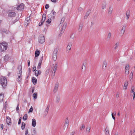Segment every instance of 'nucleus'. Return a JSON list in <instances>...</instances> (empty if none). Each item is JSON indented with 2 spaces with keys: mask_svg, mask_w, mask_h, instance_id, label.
Masks as SVG:
<instances>
[{
  "mask_svg": "<svg viewBox=\"0 0 135 135\" xmlns=\"http://www.w3.org/2000/svg\"><path fill=\"white\" fill-rule=\"evenodd\" d=\"M8 44L5 42L0 43V51H3L7 49Z\"/></svg>",
  "mask_w": 135,
  "mask_h": 135,
  "instance_id": "nucleus-1",
  "label": "nucleus"
},
{
  "mask_svg": "<svg viewBox=\"0 0 135 135\" xmlns=\"http://www.w3.org/2000/svg\"><path fill=\"white\" fill-rule=\"evenodd\" d=\"M1 84L3 88H4L7 84V81L6 78L2 77L0 78Z\"/></svg>",
  "mask_w": 135,
  "mask_h": 135,
  "instance_id": "nucleus-2",
  "label": "nucleus"
},
{
  "mask_svg": "<svg viewBox=\"0 0 135 135\" xmlns=\"http://www.w3.org/2000/svg\"><path fill=\"white\" fill-rule=\"evenodd\" d=\"M20 68H21V67L20 66ZM22 68L20 69V70L19 71V73H18V78L17 79V81L18 82H20L22 80Z\"/></svg>",
  "mask_w": 135,
  "mask_h": 135,
  "instance_id": "nucleus-3",
  "label": "nucleus"
},
{
  "mask_svg": "<svg viewBox=\"0 0 135 135\" xmlns=\"http://www.w3.org/2000/svg\"><path fill=\"white\" fill-rule=\"evenodd\" d=\"M58 51V49L56 48L54 50L53 53L52 59L53 60L55 61L56 60L57 56V52Z\"/></svg>",
  "mask_w": 135,
  "mask_h": 135,
  "instance_id": "nucleus-4",
  "label": "nucleus"
},
{
  "mask_svg": "<svg viewBox=\"0 0 135 135\" xmlns=\"http://www.w3.org/2000/svg\"><path fill=\"white\" fill-rule=\"evenodd\" d=\"M56 14V12L55 11L54 9L52 10L50 14L48 15V17L54 19L55 18Z\"/></svg>",
  "mask_w": 135,
  "mask_h": 135,
  "instance_id": "nucleus-5",
  "label": "nucleus"
},
{
  "mask_svg": "<svg viewBox=\"0 0 135 135\" xmlns=\"http://www.w3.org/2000/svg\"><path fill=\"white\" fill-rule=\"evenodd\" d=\"M65 122L63 126V129L64 130L68 128L69 124V121L68 118L66 119Z\"/></svg>",
  "mask_w": 135,
  "mask_h": 135,
  "instance_id": "nucleus-6",
  "label": "nucleus"
},
{
  "mask_svg": "<svg viewBox=\"0 0 135 135\" xmlns=\"http://www.w3.org/2000/svg\"><path fill=\"white\" fill-rule=\"evenodd\" d=\"M71 43H69L66 49V51L67 52L69 53L70 52L71 47Z\"/></svg>",
  "mask_w": 135,
  "mask_h": 135,
  "instance_id": "nucleus-7",
  "label": "nucleus"
},
{
  "mask_svg": "<svg viewBox=\"0 0 135 135\" xmlns=\"http://www.w3.org/2000/svg\"><path fill=\"white\" fill-rule=\"evenodd\" d=\"M6 122L7 124L8 125H10L11 124L12 122L11 118L8 116H7L6 119Z\"/></svg>",
  "mask_w": 135,
  "mask_h": 135,
  "instance_id": "nucleus-8",
  "label": "nucleus"
},
{
  "mask_svg": "<svg viewBox=\"0 0 135 135\" xmlns=\"http://www.w3.org/2000/svg\"><path fill=\"white\" fill-rule=\"evenodd\" d=\"M45 40L44 36H40L39 37L38 42L41 44H42L45 42Z\"/></svg>",
  "mask_w": 135,
  "mask_h": 135,
  "instance_id": "nucleus-9",
  "label": "nucleus"
},
{
  "mask_svg": "<svg viewBox=\"0 0 135 135\" xmlns=\"http://www.w3.org/2000/svg\"><path fill=\"white\" fill-rule=\"evenodd\" d=\"M126 29V26H123L121 30H120L119 34L120 36H123L124 34Z\"/></svg>",
  "mask_w": 135,
  "mask_h": 135,
  "instance_id": "nucleus-10",
  "label": "nucleus"
},
{
  "mask_svg": "<svg viewBox=\"0 0 135 135\" xmlns=\"http://www.w3.org/2000/svg\"><path fill=\"white\" fill-rule=\"evenodd\" d=\"M24 5L23 4H21L18 5L17 8V9L18 10H21L23 9L24 8Z\"/></svg>",
  "mask_w": 135,
  "mask_h": 135,
  "instance_id": "nucleus-11",
  "label": "nucleus"
},
{
  "mask_svg": "<svg viewBox=\"0 0 135 135\" xmlns=\"http://www.w3.org/2000/svg\"><path fill=\"white\" fill-rule=\"evenodd\" d=\"M113 10V8L112 7H110L109 8L108 12V15L109 16H110L111 15L112 13Z\"/></svg>",
  "mask_w": 135,
  "mask_h": 135,
  "instance_id": "nucleus-12",
  "label": "nucleus"
},
{
  "mask_svg": "<svg viewBox=\"0 0 135 135\" xmlns=\"http://www.w3.org/2000/svg\"><path fill=\"white\" fill-rule=\"evenodd\" d=\"M59 87V83L58 82H57L55 84L54 88V91L55 93H56L57 91V90L58 89Z\"/></svg>",
  "mask_w": 135,
  "mask_h": 135,
  "instance_id": "nucleus-13",
  "label": "nucleus"
},
{
  "mask_svg": "<svg viewBox=\"0 0 135 135\" xmlns=\"http://www.w3.org/2000/svg\"><path fill=\"white\" fill-rule=\"evenodd\" d=\"M67 25V23H65L63 25L62 28H61V33H63L64 31L66 28Z\"/></svg>",
  "mask_w": 135,
  "mask_h": 135,
  "instance_id": "nucleus-14",
  "label": "nucleus"
},
{
  "mask_svg": "<svg viewBox=\"0 0 135 135\" xmlns=\"http://www.w3.org/2000/svg\"><path fill=\"white\" fill-rule=\"evenodd\" d=\"M107 66V64L106 61H104L103 62V64L102 65V69L104 70L106 69Z\"/></svg>",
  "mask_w": 135,
  "mask_h": 135,
  "instance_id": "nucleus-15",
  "label": "nucleus"
},
{
  "mask_svg": "<svg viewBox=\"0 0 135 135\" xmlns=\"http://www.w3.org/2000/svg\"><path fill=\"white\" fill-rule=\"evenodd\" d=\"M16 15L15 13L14 12H9L8 16L10 17H13Z\"/></svg>",
  "mask_w": 135,
  "mask_h": 135,
  "instance_id": "nucleus-16",
  "label": "nucleus"
},
{
  "mask_svg": "<svg viewBox=\"0 0 135 135\" xmlns=\"http://www.w3.org/2000/svg\"><path fill=\"white\" fill-rule=\"evenodd\" d=\"M130 16V11L128 10L126 12V19L127 20H128L129 17Z\"/></svg>",
  "mask_w": 135,
  "mask_h": 135,
  "instance_id": "nucleus-17",
  "label": "nucleus"
},
{
  "mask_svg": "<svg viewBox=\"0 0 135 135\" xmlns=\"http://www.w3.org/2000/svg\"><path fill=\"white\" fill-rule=\"evenodd\" d=\"M41 71L40 70H39L38 69H37L36 70L35 72V75L36 76H37L41 74Z\"/></svg>",
  "mask_w": 135,
  "mask_h": 135,
  "instance_id": "nucleus-18",
  "label": "nucleus"
},
{
  "mask_svg": "<svg viewBox=\"0 0 135 135\" xmlns=\"http://www.w3.org/2000/svg\"><path fill=\"white\" fill-rule=\"evenodd\" d=\"M36 124V120L35 119H33L32 120V125L33 127H35Z\"/></svg>",
  "mask_w": 135,
  "mask_h": 135,
  "instance_id": "nucleus-19",
  "label": "nucleus"
},
{
  "mask_svg": "<svg viewBox=\"0 0 135 135\" xmlns=\"http://www.w3.org/2000/svg\"><path fill=\"white\" fill-rule=\"evenodd\" d=\"M50 107V105H47L46 108L45 109V110L44 112V114L45 115H46L47 114L49 110Z\"/></svg>",
  "mask_w": 135,
  "mask_h": 135,
  "instance_id": "nucleus-20",
  "label": "nucleus"
},
{
  "mask_svg": "<svg viewBox=\"0 0 135 135\" xmlns=\"http://www.w3.org/2000/svg\"><path fill=\"white\" fill-rule=\"evenodd\" d=\"M119 42H118L115 44L114 46V50H115L117 49V48L119 46Z\"/></svg>",
  "mask_w": 135,
  "mask_h": 135,
  "instance_id": "nucleus-21",
  "label": "nucleus"
},
{
  "mask_svg": "<svg viewBox=\"0 0 135 135\" xmlns=\"http://www.w3.org/2000/svg\"><path fill=\"white\" fill-rule=\"evenodd\" d=\"M60 98V96L58 95L56 96L55 100V103L56 104H58L59 103Z\"/></svg>",
  "mask_w": 135,
  "mask_h": 135,
  "instance_id": "nucleus-22",
  "label": "nucleus"
},
{
  "mask_svg": "<svg viewBox=\"0 0 135 135\" xmlns=\"http://www.w3.org/2000/svg\"><path fill=\"white\" fill-rule=\"evenodd\" d=\"M111 33L110 32H109L106 38L107 41H109L110 40L111 37Z\"/></svg>",
  "mask_w": 135,
  "mask_h": 135,
  "instance_id": "nucleus-23",
  "label": "nucleus"
},
{
  "mask_svg": "<svg viewBox=\"0 0 135 135\" xmlns=\"http://www.w3.org/2000/svg\"><path fill=\"white\" fill-rule=\"evenodd\" d=\"M128 84V82L127 81H126L124 85V88L123 89L124 90H126L127 89V86Z\"/></svg>",
  "mask_w": 135,
  "mask_h": 135,
  "instance_id": "nucleus-24",
  "label": "nucleus"
},
{
  "mask_svg": "<svg viewBox=\"0 0 135 135\" xmlns=\"http://www.w3.org/2000/svg\"><path fill=\"white\" fill-rule=\"evenodd\" d=\"M32 81L33 84L35 85L37 83V79L34 77H33L32 78Z\"/></svg>",
  "mask_w": 135,
  "mask_h": 135,
  "instance_id": "nucleus-25",
  "label": "nucleus"
},
{
  "mask_svg": "<svg viewBox=\"0 0 135 135\" xmlns=\"http://www.w3.org/2000/svg\"><path fill=\"white\" fill-rule=\"evenodd\" d=\"M83 26V25L82 24H80L78 29V31L79 32H81Z\"/></svg>",
  "mask_w": 135,
  "mask_h": 135,
  "instance_id": "nucleus-26",
  "label": "nucleus"
},
{
  "mask_svg": "<svg viewBox=\"0 0 135 135\" xmlns=\"http://www.w3.org/2000/svg\"><path fill=\"white\" fill-rule=\"evenodd\" d=\"M46 18V15L45 14H43L42 18L41 20L42 21H45Z\"/></svg>",
  "mask_w": 135,
  "mask_h": 135,
  "instance_id": "nucleus-27",
  "label": "nucleus"
},
{
  "mask_svg": "<svg viewBox=\"0 0 135 135\" xmlns=\"http://www.w3.org/2000/svg\"><path fill=\"white\" fill-rule=\"evenodd\" d=\"M57 63H56L55 64V66H54V68L53 69L52 71H54V72H56V70H57Z\"/></svg>",
  "mask_w": 135,
  "mask_h": 135,
  "instance_id": "nucleus-28",
  "label": "nucleus"
},
{
  "mask_svg": "<svg viewBox=\"0 0 135 135\" xmlns=\"http://www.w3.org/2000/svg\"><path fill=\"white\" fill-rule=\"evenodd\" d=\"M40 52L38 51L37 50L35 52V57H37L39 55Z\"/></svg>",
  "mask_w": 135,
  "mask_h": 135,
  "instance_id": "nucleus-29",
  "label": "nucleus"
},
{
  "mask_svg": "<svg viewBox=\"0 0 135 135\" xmlns=\"http://www.w3.org/2000/svg\"><path fill=\"white\" fill-rule=\"evenodd\" d=\"M25 123L24 122H22L21 128L22 130H23L25 129Z\"/></svg>",
  "mask_w": 135,
  "mask_h": 135,
  "instance_id": "nucleus-30",
  "label": "nucleus"
},
{
  "mask_svg": "<svg viewBox=\"0 0 135 135\" xmlns=\"http://www.w3.org/2000/svg\"><path fill=\"white\" fill-rule=\"evenodd\" d=\"M42 62H41L39 61V63L38 64V66L37 67V69H39L41 68V65Z\"/></svg>",
  "mask_w": 135,
  "mask_h": 135,
  "instance_id": "nucleus-31",
  "label": "nucleus"
},
{
  "mask_svg": "<svg viewBox=\"0 0 135 135\" xmlns=\"http://www.w3.org/2000/svg\"><path fill=\"white\" fill-rule=\"evenodd\" d=\"M28 118V117L27 116V114H25L24 115L23 117V119L24 120H26Z\"/></svg>",
  "mask_w": 135,
  "mask_h": 135,
  "instance_id": "nucleus-32",
  "label": "nucleus"
},
{
  "mask_svg": "<svg viewBox=\"0 0 135 135\" xmlns=\"http://www.w3.org/2000/svg\"><path fill=\"white\" fill-rule=\"evenodd\" d=\"M30 17H27V18H26L25 21H27V25H28L29 23L30 22Z\"/></svg>",
  "mask_w": 135,
  "mask_h": 135,
  "instance_id": "nucleus-33",
  "label": "nucleus"
},
{
  "mask_svg": "<svg viewBox=\"0 0 135 135\" xmlns=\"http://www.w3.org/2000/svg\"><path fill=\"white\" fill-rule=\"evenodd\" d=\"M37 94L36 93H35L33 95V97L35 99H36L37 98Z\"/></svg>",
  "mask_w": 135,
  "mask_h": 135,
  "instance_id": "nucleus-34",
  "label": "nucleus"
},
{
  "mask_svg": "<svg viewBox=\"0 0 135 135\" xmlns=\"http://www.w3.org/2000/svg\"><path fill=\"white\" fill-rule=\"evenodd\" d=\"M125 70L127 71H129V65L128 64H127L125 67Z\"/></svg>",
  "mask_w": 135,
  "mask_h": 135,
  "instance_id": "nucleus-35",
  "label": "nucleus"
},
{
  "mask_svg": "<svg viewBox=\"0 0 135 135\" xmlns=\"http://www.w3.org/2000/svg\"><path fill=\"white\" fill-rule=\"evenodd\" d=\"M85 127L84 124H82L81 126L80 130L81 131L84 130V129Z\"/></svg>",
  "mask_w": 135,
  "mask_h": 135,
  "instance_id": "nucleus-36",
  "label": "nucleus"
},
{
  "mask_svg": "<svg viewBox=\"0 0 135 135\" xmlns=\"http://www.w3.org/2000/svg\"><path fill=\"white\" fill-rule=\"evenodd\" d=\"M105 133L106 134H107L109 133V131L108 130L107 127H106L105 129Z\"/></svg>",
  "mask_w": 135,
  "mask_h": 135,
  "instance_id": "nucleus-37",
  "label": "nucleus"
},
{
  "mask_svg": "<svg viewBox=\"0 0 135 135\" xmlns=\"http://www.w3.org/2000/svg\"><path fill=\"white\" fill-rule=\"evenodd\" d=\"M90 128L89 127H87L86 128V131L89 133L90 131Z\"/></svg>",
  "mask_w": 135,
  "mask_h": 135,
  "instance_id": "nucleus-38",
  "label": "nucleus"
},
{
  "mask_svg": "<svg viewBox=\"0 0 135 135\" xmlns=\"http://www.w3.org/2000/svg\"><path fill=\"white\" fill-rule=\"evenodd\" d=\"M106 5L105 3L103 4L102 6V9H104L106 7Z\"/></svg>",
  "mask_w": 135,
  "mask_h": 135,
  "instance_id": "nucleus-39",
  "label": "nucleus"
},
{
  "mask_svg": "<svg viewBox=\"0 0 135 135\" xmlns=\"http://www.w3.org/2000/svg\"><path fill=\"white\" fill-rule=\"evenodd\" d=\"M33 107L32 106H31V107L30 109H29V110L28 112L29 113L32 112L33 111Z\"/></svg>",
  "mask_w": 135,
  "mask_h": 135,
  "instance_id": "nucleus-40",
  "label": "nucleus"
},
{
  "mask_svg": "<svg viewBox=\"0 0 135 135\" xmlns=\"http://www.w3.org/2000/svg\"><path fill=\"white\" fill-rule=\"evenodd\" d=\"M51 19L50 18L49 19L46 21V22L48 23H51Z\"/></svg>",
  "mask_w": 135,
  "mask_h": 135,
  "instance_id": "nucleus-41",
  "label": "nucleus"
},
{
  "mask_svg": "<svg viewBox=\"0 0 135 135\" xmlns=\"http://www.w3.org/2000/svg\"><path fill=\"white\" fill-rule=\"evenodd\" d=\"M44 22V21H42V20H41V22L39 23V26H41L42 25Z\"/></svg>",
  "mask_w": 135,
  "mask_h": 135,
  "instance_id": "nucleus-42",
  "label": "nucleus"
},
{
  "mask_svg": "<svg viewBox=\"0 0 135 135\" xmlns=\"http://www.w3.org/2000/svg\"><path fill=\"white\" fill-rule=\"evenodd\" d=\"M86 62H85L83 63L82 67V69H83V67H84L85 68H86Z\"/></svg>",
  "mask_w": 135,
  "mask_h": 135,
  "instance_id": "nucleus-43",
  "label": "nucleus"
},
{
  "mask_svg": "<svg viewBox=\"0 0 135 135\" xmlns=\"http://www.w3.org/2000/svg\"><path fill=\"white\" fill-rule=\"evenodd\" d=\"M50 70L49 69L47 70L45 72V74L46 75H48L49 73Z\"/></svg>",
  "mask_w": 135,
  "mask_h": 135,
  "instance_id": "nucleus-44",
  "label": "nucleus"
},
{
  "mask_svg": "<svg viewBox=\"0 0 135 135\" xmlns=\"http://www.w3.org/2000/svg\"><path fill=\"white\" fill-rule=\"evenodd\" d=\"M55 72H54V71H52V78L54 77L55 74Z\"/></svg>",
  "mask_w": 135,
  "mask_h": 135,
  "instance_id": "nucleus-45",
  "label": "nucleus"
},
{
  "mask_svg": "<svg viewBox=\"0 0 135 135\" xmlns=\"http://www.w3.org/2000/svg\"><path fill=\"white\" fill-rule=\"evenodd\" d=\"M82 8L81 7H80L78 8V11L79 12H80L82 11Z\"/></svg>",
  "mask_w": 135,
  "mask_h": 135,
  "instance_id": "nucleus-46",
  "label": "nucleus"
},
{
  "mask_svg": "<svg viewBox=\"0 0 135 135\" xmlns=\"http://www.w3.org/2000/svg\"><path fill=\"white\" fill-rule=\"evenodd\" d=\"M18 19L17 18L16 19L15 21L12 22V23H11V24H13L15 23L16 22L18 21Z\"/></svg>",
  "mask_w": 135,
  "mask_h": 135,
  "instance_id": "nucleus-47",
  "label": "nucleus"
},
{
  "mask_svg": "<svg viewBox=\"0 0 135 135\" xmlns=\"http://www.w3.org/2000/svg\"><path fill=\"white\" fill-rule=\"evenodd\" d=\"M49 7V4H46L45 6V8L46 9H47Z\"/></svg>",
  "mask_w": 135,
  "mask_h": 135,
  "instance_id": "nucleus-48",
  "label": "nucleus"
},
{
  "mask_svg": "<svg viewBox=\"0 0 135 135\" xmlns=\"http://www.w3.org/2000/svg\"><path fill=\"white\" fill-rule=\"evenodd\" d=\"M89 15H88L86 13L84 17V19H86L88 16Z\"/></svg>",
  "mask_w": 135,
  "mask_h": 135,
  "instance_id": "nucleus-49",
  "label": "nucleus"
},
{
  "mask_svg": "<svg viewBox=\"0 0 135 135\" xmlns=\"http://www.w3.org/2000/svg\"><path fill=\"white\" fill-rule=\"evenodd\" d=\"M21 117H20L19 119V121L18 122V124H21Z\"/></svg>",
  "mask_w": 135,
  "mask_h": 135,
  "instance_id": "nucleus-50",
  "label": "nucleus"
},
{
  "mask_svg": "<svg viewBox=\"0 0 135 135\" xmlns=\"http://www.w3.org/2000/svg\"><path fill=\"white\" fill-rule=\"evenodd\" d=\"M33 134H36V132L35 130V128H34L33 129Z\"/></svg>",
  "mask_w": 135,
  "mask_h": 135,
  "instance_id": "nucleus-51",
  "label": "nucleus"
},
{
  "mask_svg": "<svg viewBox=\"0 0 135 135\" xmlns=\"http://www.w3.org/2000/svg\"><path fill=\"white\" fill-rule=\"evenodd\" d=\"M74 35L73 34H71L70 36V38H72V39H73L74 38Z\"/></svg>",
  "mask_w": 135,
  "mask_h": 135,
  "instance_id": "nucleus-52",
  "label": "nucleus"
},
{
  "mask_svg": "<svg viewBox=\"0 0 135 135\" xmlns=\"http://www.w3.org/2000/svg\"><path fill=\"white\" fill-rule=\"evenodd\" d=\"M90 10H89L87 11L86 14H88L89 15L90 13Z\"/></svg>",
  "mask_w": 135,
  "mask_h": 135,
  "instance_id": "nucleus-53",
  "label": "nucleus"
},
{
  "mask_svg": "<svg viewBox=\"0 0 135 135\" xmlns=\"http://www.w3.org/2000/svg\"><path fill=\"white\" fill-rule=\"evenodd\" d=\"M129 73V71H127V70H126L125 72V74L126 75H128Z\"/></svg>",
  "mask_w": 135,
  "mask_h": 135,
  "instance_id": "nucleus-54",
  "label": "nucleus"
},
{
  "mask_svg": "<svg viewBox=\"0 0 135 135\" xmlns=\"http://www.w3.org/2000/svg\"><path fill=\"white\" fill-rule=\"evenodd\" d=\"M119 93L118 92L117 94H116V97L117 98H118L119 97Z\"/></svg>",
  "mask_w": 135,
  "mask_h": 135,
  "instance_id": "nucleus-55",
  "label": "nucleus"
},
{
  "mask_svg": "<svg viewBox=\"0 0 135 135\" xmlns=\"http://www.w3.org/2000/svg\"><path fill=\"white\" fill-rule=\"evenodd\" d=\"M28 131L27 129L26 130V131H25V135H27V134H28Z\"/></svg>",
  "mask_w": 135,
  "mask_h": 135,
  "instance_id": "nucleus-56",
  "label": "nucleus"
},
{
  "mask_svg": "<svg viewBox=\"0 0 135 135\" xmlns=\"http://www.w3.org/2000/svg\"><path fill=\"white\" fill-rule=\"evenodd\" d=\"M75 133V131H73L71 133L70 135H74Z\"/></svg>",
  "mask_w": 135,
  "mask_h": 135,
  "instance_id": "nucleus-57",
  "label": "nucleus"
},
{
  "mask_svg": "<svg viewBox=\"0 0 135 135\" xmlns=\"http://www.w3.org/2000/svg\"><path fill=\"white\" fill-rule=\"evenodd\" d=\"M1 128L2 129H3V124H1Z\"/></svg>",
  "mask_w": 135,
  "mask_h": 135,
  "instance_id": "nucleus-58",
  "label": "nucleus"
},
{
  "mask_svg": "<svg viewBox=\"0 0 135 135\" xmlns=\"http://www.w3.org/2000/svg\"><path fill=\"white\" fill-rule=\"evenodd\" d=\"M33 71H35L36 70V66H35L34 67H33Z\"/></svg>",
  "mask_w": 135,
  "mask_h": 135,
  "instance_id": "nucleus-59",
  "label": "nucleus"
},
{
  "mask_svg": "<svg viewBox=\"0 0 135 135\" xmlns=\"http://www.w3.org/2000/svg\"><path fill=\"white\" fill-rule=\"evenodd\" d=\"M43 56H42V57H41V58H40V59L39 60V61H40V62H42V61L43 60Z\"/></svg>",
  "mask_w": 135,
  "mask_h": 135,
  "instance_id": "nucleus-60",
  "label": "nucleus"
},
{
  "mask_svg": "<svg viewBox=\"0 0 135 135\" xmlns=\"http://www.w3.org/2000/svg\"><path fill=\"white\" fill-rule=\"evenodd\" d=\"M27 62H28V66H30V61L29 60H28L27 61Z\"/></svg>",
  "mask_w": 135,
  "mask_h": 135,
  "instance_id": "nucleus-61",
  "label": "nucleus"
},
{
  "mask_svg": "<svg viewBox=\"0 0 135 135\" xmlns=\"http://www.w3.org/2000/svg\"><path fill=\"white\" fill-rule=\"evenodd\" d=\"M57 0H51V1L54 3H55L56 2Z\"/></svg>",
  "mask_w": 135,
  "mask_h": 135,
  "instance_id": "nucleus-62",
  "label": "nucleus"
},
{
  "mask_svg": "<svg viewBox=\"0 0 135 135\" xmlns=\"http://www.w3.org/2000/svg\"><path fill=\"white\" fill-rule=\"evenodd\" d=\"M18 106V105L17 107L16 108V110L17 111H18L19 110V107Z\"/></svg>",
  "mask_w": 135,
  "mask_h": 135,
  "instance_id": "nucleus-63",
  "label": "nucleus"
},
{
  "mask_svg": "<svg viewBox=\"0 0 135 135\" xmlns=\"http://www.w3.org/2000/svg\"><path fill=\"white\" fill-rule=\"evenodd\" d=\"M64 19H64V18H62L61 19V22L62 23H63V22L64 20Z\"/></svg>",
  "mask_w": 135,
  "mask_h": 135,
  "instance_id": "nucleus-64",
  "label": "nucleus"
}]
</instances>
